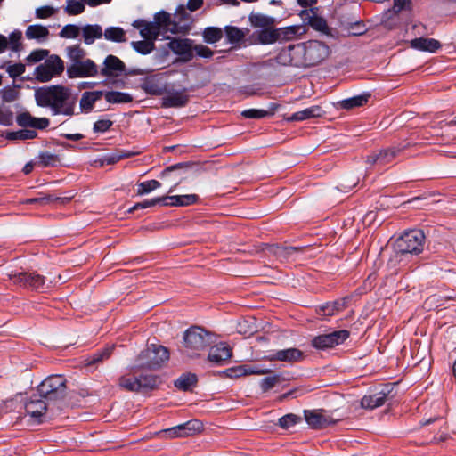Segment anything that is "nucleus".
Returning <instances> with one entry per match:
<instances>
[{
	"mask_svg": "<svg viewBox=\"0 0 456 456\" xmlns=\"http://www.w3.org/2000/svg\"><path fill=\"white\" fill-rule=\"evenodd\" d=\"M70 98V90L60 85L40 87L35 91L37 104L39 107L50 108L53 115H73L75 102Z\"/></svg>",
	"mask_w": 456,
	"mask_h": 456,
	"instance_id": "nucleus-1",
	"label": "nucleus"
},
{
	"mask_svg": "<svg viewBox=\"0 0 456 456\" xmlns=\"http://www.w3.org/2000/svg\"><path fill=\"white\" fill-rule=\"evenodd\" d=\"M284 54L289 57V63L295 67H312L321 63L330 54V48L318 40L289 45Z\"/></svg>",
	"mask_w": 456,
	"mask_h": 456,
	"instance_id": "nucleus-2",
	"label": "nucleus"
},
{
	"mask_svg": "<svg viewBox=\"0 0 456 456\" xmlns=\"http://www.w3.org/2000/svg\"><path fill=\"white\" fill-rule=\"evenodd\" d=\"M212 343V334L200 326L187 329L183 337L181 352L187 357L195 358Z\"/></svg>",
	"mask_w": 456,
	"mask_h": 456,
	"instance_id": "nucleus-3",
	"label": "nucleus"
},
{
	"mask_svg": "<svg viewBox=\"0 0 456 456\" xmlns=\"http://www.w3.org/2000/svg\"><path fill=\"white\" fill-rule=\"evenodd\" d=\"M425 243L424 232L420 230L405 232L395 244V259L402 262L408 256H417L423 251Z\"/></svg>",
	"mask_w": 456,
	"mask_h": 456,
	"instance_id": "nucleus-4",
	"label": "nucleus"
},
{
	"mask_svg": "<svg viewBox=\"0 0 456 456\" xmlns=\"http://www.w3.org/2000/svg\"><path fill=\"white\" fill-rule=\"evenodd\" d=\"M168 359L169 352L167 347L152 344L137 356L134 368L155 370Z\"/></svg>",
	"mask_w": 456,
	"mask_h": 456,
	"instance_id": "nucleus-5",
	"label": "nucleus"
},
{
	"mask_svg": "<svg viewBox=\"0 0 456 456\" xmlns=\"http://www.w3.org/2000/svg\"><path fill=\"white\" fill-rule=\"evenodd\" d=\"M38 395L45 401H57L66 395V379L61 375H52L37 386Z\"/></svg>",
	"mask_w": 456,
	"mask_h": 456,
	"instance_id": "nucleus-6",
	"label": "nucleus"
},
{
	"mask_svg": "<svg viewBox=\"0 0 456 456\" xmlns=\"http://www.w3.org/2000/svg\"><path fill=\"white\" fill-rule=\"evenodd\" d=\"M133 376H123L119 379V386L127 391L139 392L141 390H153L158 387L159 379L152 374L136 375V369L133 368Z\"/></svg>",
	"mask_w": 456,
	"mask_h": 456,
	"instance_id": "nucleus-7",
	"label": "nucleus"
},
{
	"mask_svg": "<svg viewBox=\"0 0 456 456\" xmlns=\"http://www.w3.org/2000/svg\"><path fill=\"white\" fill-rule=\"evenodd\" d=\"M8 277L15 285L34 290L45 289V278L36 272H11Z\"/></svg>",
	"mask_w": 456,
	"mask_h": 456,
	"instance_id": "nucleus-8",
	"label": "nucleus"
},
{
	"mask_svg": "<svg viewBox=\"0 0 456 456\" xmlns=\"http://www.w3.org/2000/svg\"><path fill=\"white\" fill-rule=\"evenodd\" d=\"M154 25L157 28L159 35L170 32L172 34H186L188 32V26L186 24H180L174 20V17L165 12L161 11L154 15Z\"/></svg>",
	"mask_w": 456,
	"mask_h": 456,
	"instance_id": "nucleus-9",
	"label": "nucleus"
},
{
	"mask_svg": "<svg viewBox=\"0 0 456 456\" xmlns=\"http://www.w3.org/2000/svg\"><path fill=\"white\" fill-rule=\"evenodd\" d=\"M349 335L350 333L346 330H335L314 337L311 344L316 349L325 350L342 344L349 338Z\"/></svg>",
	"mask_w": 456,
	"mask_h": 456,
	"instance_id": "nucleus-10",
	"label": "nucleus"
},
{
	"mask_svg": "<svg viewBox=\"0 0 456 456\" xmlns=\"http://www.w3.org/2000/svg\"><path fill=\"white\" fill-rule=\"evenodd\" d=\"M203 424L198 419H191L185 423L164 429L160 432L168 438L184 437L193 436L202 430Z\"/></svg>",
	"mask_w": 456,
	"mask_h": 456,
	"instance_id": "nucleus-11",
	"label": "nucleus"
},
{
	"mask_svg": "<svg viewBox=\"0 0 456 456\" xmlns=\"http://www.w3.org/2000/svg\"><path fill=\"white\" fill-rule=\"evenodd\" d=\"M98 74V67L91 59L71 63L67 68V75L69 78L95 77Z\"/></svg>",
	"mask_w": 456,
	"mask_h": 456,
	"instance_id": "nucleus-12",
	"label": "nucleus"
},
{
	"mask_svg": "<svg viewBox=\"0 0 456 456\" xmlns=\"http://www.w3.org/2000/svg\"><path fill=\"white\" fill-rule=\"evenodd\" d=\"M408 143L400 144L398 146H392L387 149L379 151V152H373L367 157V163L370 165L384 166L391 163L395 157H397L404 149L408 147Z\"/></svg>",
	"mask_w": 456,
	"mask_h": 456,
	"instance_id": "nucleus-13",
	"label": "nucleus"
},
{
	"mask_svg": "<svg viewBox=\"0 0 456 456\" xmlns=\"http://www.w3.org/2000/svg\"><path fill=\"white\" fill-rule=\"evenodd\" d=\"M298 15L302 21L313 29L320 32H326L328 30L326 20L319 15V8L302 10Z\"/></svg>",
	"mask_w": 456,
	"mask_h": 456,
	"instance_id": "nucleus-14",
	"label": "nucleus"
},
{
	"mask_svg": "<svg viewBox=\"0 0 456 456\" xmlns=\"http://www.w3.org/2000/svg\"><path fill=\"white\" fill-rule=\"evenodd\" d=\"M141 88L148 94L159 96L167 93V85L160 75L146 77L141 84Z\"/></svg>",
	"mask_w": 456,
	"mask_h": 456,
	"instance_id": "nucleus-15",
	"label": "nucleus"
},
{
	"mask_svg": "<svg viewBox=\"0 0 456 456\" xmlns=\"http://www.w3.org/2000/svg\"><path fill=\"white\" fill-rule=\"evenodd\" d=\"M125 63L117 56L110 54L104 61L103 67L99 71V74L103 77H116L125 71Z\"/></svg>",
	"mask_w": 456,
	"mask_h": 456,
	"instance_id": "nucleus-16",
	"label": "nucleus"
},
{
	"mask_svg": "<svg viewBox=\"0 0 456 456\" xmlns=\"http://www.w3.org/2000/svg\"><path fill=\"white\" fill-rule=\"evenodd\" d=\"M191 43L188 38H173L167 45L175 54L182 56L184 61H189L193 58Z\"/></svg>",
	"mask_w": 456,
	"mask_h": 456,
	"instance_id": "nucleus-17",
	"label": "nucleus"
},
{
	"mask_svg": "<svg viewBox=\"0 0 456 456\" xmlns=\"http://www.w3.org/2000/svg\"><path fill=\"white\" fill-rule=\"evenodd\" d=\"M16 122L18 126L21 127H31L35 129H45L50 120L46 118H36L33 117L29 112L25 111L17 115Z\"/></svg>",
	"mask_w": 456,
	"mask_h": 456,
	"instance_id": "nucleus-18",
	"label": "nucleus"
},
{
	"mask_svg": "<svg viewBox=\"0 0 456 456\" xmlns=\"http://www.w3.org/2000/svg\"><path fill=\"white\" fill-rule=\"evenodd\" d=\"M232 357V349L225 344L220 343L212 346L208 359L216 365H222Z\"/></svg>",
	"mask_w": 456,
	"mask_h": 456,
	"instance_id": "nucleus-19",
	"label": "nucleus"
},
{
	"mask_svg": "<svg viewBox=\"0 0 456 456\" xmlns=\"http://www.w3.org/2000/svg\"><path fill=\"white\" fill-rule=\"evenodd\" d=\"M304 416L311 428L321 429L329 426L331 422L317 410H305Z\"/></svg>",
	"mask_w": 456,
	"mask_h": 456,
	"instance_id": "nucleus-20",
	"label": "nucleus"
},
{
	"mask_svg": "<svg viewBox=\"0 0 456 456\" xmlns=\"http://www.w3.org/2000/svg\"><path fill=\"white\" fill-rule=\"evenodd\" d=\"M183 91H175L168 94L162 98V106L164 108H180L185 106L189 102V95Z\"/></svg>",
	"mask_w": 456,
	"mask_h": 456,
	"instance_id": "nucleus-21",
	"label": "nucleus"
},
{
	"mask_svg": "<svg viewBox=\"0 0 456 456\" xmlns=\"http://www.w3.org/2000/svg\"><path fill=\"white\" fill-rule=\"evenodd\" d=\"M269 251L280 261H289L294 259L298 253L302 252V248L290 246L272 245L269 247Z\"/></svg>",
	"mask_w": 456,
	"mask_h": 456,
	"instance_id": "nucleus-22",
	"label": "nucleus"
},
{
	"mask_svg": "<svg viewBox=\"0 0 456 456\" xmlns=\"http://www.w3.org/2000/svg\"><path fill=\"white\" fill-rule=\"evenodd\" d=\"M410 45L411 48L429 53H436L442 47V44L434 38L418 37L411 40Z\"/></svg>",
	"mask_w": 456,
	"mask_h": 456,
	"instance_id": "nucleus-23",
	"label": "nucleus"
},
{
	"mask_svg": "<svg viewBox=\"0 0 456 456\" xmlns=\"http://www.w3.org/2000/svg\"><path fill=\"white\" fill-rule=\"evenodd\" d=\"M305 358L304 353L297 348H287L278 350L274 353L273 359L280 362H287L289 363L298 362Z\"/></svg>",
	"mask_w": 456,
	"mask_h": 456,
	"instance_id": "nucleus-24",
	"label": "nucleus"
},
{
	"mask_svg": "<svg viewBox=\"0 0 456 456\" xmlns=\"http://www.w3.org/2000/svg\"><path fill=\"white\" fill-rule=\"evenodd\" d=\"M196 194L175 195V196H163V206H190L198 200Z\"/></svg>",
	"mask_w": 456,
	"mask_h": 456,
	"instance_id": "nucleus-25",
	"label": "nucleus"
},
{
	"mask_svg": "<svg viewBox=\"0 0 456 456\" xmlns=\"http://www.w3.org/2000/svg\"><path fill=\"white\" fill-rule=\"evenodd\" d=\"M324 114V111L318 105L311 106L303 110L293 113L287 118L288 121H304L313 118H319Z\"/></svg>",
	"mask_w": 456,
	"mask_h": 456,
	"instance_id": "nucleus-26",
	"label": "nucleus"
},
{
	"mask_svg": "<svg viewBox=\"0 0 456 456\" xmlns=\"http://www.w3.org/2000/svg\"><path fill=\"white\" fill-rule=\"evenodd\" d=\"M34 396L35 395H33L26 403L25 409L27 413L32 418L38 419L45 413L47 410V404L45 399H37L34 398Z\"/></svg>",
	"mask_w": 456,
	"mask_h": 456,
	"instance_id": "nucleus-27",
	"label": "nucleus"
},
{
	"mask_svg": "<svg viewBox=\"0 0 456 456\" xmlns=\"http://www.w3.org/2000/svg\"><path fill=\"white\" fill-rule=\"evenodd\" d=\"M387 397V394L383 391L364 395L361 400V405L364 409L373 410L382 406L386 403Z\"/></svg>",
	"mask_w": 456,
	"mask_h": 456,
	"instance_id": "nucleus-28",
	"label": "nucleus"
},
{
	"mask_svg": "<svg viewBox=\"0 0 456 456\" xmlns=\"http://www.w3.org/2000/svg\"><path fill=\"white\" fill-rule=\"evenodd\" d=\"M257 41L263 45L273 44L281 38V29L265 28L255 33Z\"/></svg>",
	"mask_w": 456,
	"mask_h": 456,
	"instance_id": "nucleus-29",
	"label": "nucleus"
},
{
	"mask_svg": "<svg viewBox=\"0 0 456 456\" xmlns=\"http://www.w3.org/2000/svg\"><path fill=\"white\" fill-rule=\"evenodd\" d=\"M248 20L253 28L261 29L273 28L276 23V20L273 17L254 12L249 14Z\"/></svg>",
	"mask_w": 456,
	"mask_h": 456,
	"instance_id": "nucleus-30",
	"label": "nucleus"
},
{
	"mask_svg": "<svg viewBox=\"0 0 456 456\" xmlns=\"http://www.w3.org/2000/svg\"><path fill=\"white\" fill-rule=\"evenodd\" d=\"M370 98V93H364L359 95H355L338 102L341 109L352 110L354 108L364 106L369 99Z\"/></svg>",
	"mask_w": 456,
	"mask_h": 456,
	"instance_id": "nucleus-31",
	"label": "nucleus"
},
{
	"mask_svg": "<svg viewBox=\"0 0 456 456\" xmlns=\"http://www.w3.org/2000/svg\"><path fill=\"white\" fill-rule=\"evenodd\" d=\"M103 95L102 91L85 92L80 99V108L84 112L93 110L94 103Z\"/></svg>",
	"mask_w": 456,
	"mask_h": 456,
	"instance_id": "nucleus-32",
	"label": "nucleus"
},
{
	"mask_svg": "<svg viewBox=\"0 0 456 456\" xmlns=\"http://www.w3.org/2000/svg\"><path fill=\"white\" fill-rule=\"evenodd\" d=\"M82 36L86 45H92L96 39L103 36L102 28L98 24L86 25L82 28Z\"/></svg>",
	"mask_w": 456,
	"mask_h": 456,
	"instance_id": "nucleus-33",
	"label": "nucleus"
},
{
	"mask_svg": "<svg viewBox=\"0 0 456 456\" xmlns=\"http://www.w3.org/2000/svg\"><path fill=\"white\" fill-rule=\"evenodd\" d=\"M197 376L193 373H183L175 381V387L183 391L191 390L197 384Z\"/></svg>",
	"mask_w": 456,
	"mask_h": 456,
	"instance_id": "nucleus-34",
	"label": "nucleus"
},
{
	"mask_svg": "<svg viewBox=\"0 0 456 456\" xmlns=\"http://www.w3.org/2000/svg\"><path fill=\"white\" fill-rule=\"evenodd\" d=\"M105 100L109 103L112 104H120V103H128L133 101V96L128 93L118 92V91H110L103 93Z\"/></svg>",
	"mask_w": 456,
	"mask_h": 456,
	"instance_id": "nucleus-35",
	"label": "nucleus"
},
{
	"mask_svg": "<svg viewBox=\"0 0 456 456\" xmlns=\"http://www.w3.org/2000/svg\"><path fill=\"white\" fill-rule=\"evenodd\" d=\"M103 36L106 40L115 43H124L126 41V31L120 27H109L104 32Z\"/></svg>",
	"mask_w": 456,
	"mask_h": 456,
	"instance_id": "nucleus-36",
	"label": "nucleus"
},
{
	"mask_svg": "<svg viewBox=\"0 0 456 456\" xmlns=\"http://www.w3.org/2000/svg\"><path fill=\"white\" fill-rule=\"evenodd\" d=\"M25 35L28 39L41 40L48 37L49 30L42 25H30L27 28Z\"/></svg>",
	"mask_w": 456,
	"mask_h": 456,
	"instance_id": "nucleus-37",
	"label": "nucleus"
},
{
	"mask_svg": "<svg viewBox=\"0 0 456 456\" xmlns=\"http://www.w3.org/2000/svg\"><path fill=\"white\" fill-rule=\"evenodd\" d=\"M112 353V347H106L101 351H97L91 355H88L85 360L86 366L96 365L102 362L103 360L108 359Z\"/></svg>",
	"mask_w": 456,
	"mask_h": 456,
	"instance_id": "nucleus-38",
	"label": "nucleus"
},
{
	"mask_svg": "<svg viewBox=\"0 0 456 456\" xmlns=\"http://www.w3.org/2000/svg\"><path fill=\"white\" fill-rule=\"evenodd\" d=\"M71 200V198H60V197H53V195H46L45 197H38V198H30L26 200L25 203L27 204H40V205H45L52 202H61L66 203L69 202Z\"/></svg>",
	"mask_w": 456,
	"mask_h": 456,
	"instance_id": "nucleus-39",
	"label": "nucleus"
},
{
	"mask_svg": "<svg viewBox=\"0 0 456 456\" xmlns=\"http://www.w3.org/2000/svg\"><path fill=\"white\" fill-rule=\"evenodd\" d=\"M45 63L54 76L61 74L64 70V62L58 55H52Z\"/></svg>",
	"mask_w": 456,
	"mask_h": 456,
	"instance_id": "nucleus-40",
	"label": "nucleus"
},
{
	"mask_svg": "<svg viewBox=\"0 0 456 456\" xmlns=\"http://www.w3.org/2000/svg\"><path fill=\"white\" fill-rule=\"evenodd\" d=\"M66 52L71 63L81 61L86 56V51L78 45L68 46Z\"/></svg>",
	"mask_w": 456,
	"mask_h": 456,
	"instance_id": "nucleus-41",
	"label": "nucleus"
},
{
	"mask_svg": "<svg viewBox=\"0 0 456 456\" xmlns=\"http://www.w3.org/2000/svg\"><path fill=\"white\" fill-rule=\"evenodd\" d=\"M132 47L138 53L143 55L151 53L154 48L155 44L150 40L133 41L131 43Z\"/></svg>",
	"mask_w": 456,
	"mask_h": 456,
	"instance_id": "nucleus-42",
	"label": "nucleus"
},
{
	"mask_svg": "<svg viewBox=\"0 0 456 456\" xmlns=\"http://www.w3.org/2000/svg\"><path fill=\"white\" fill-rule=\"evenodd\" d=\"M260 373H263V372L255 370L251 368H247L246 366H242V365L226 370V375L230 378H240V377L249 375V374H260Z\"/></svg>",
	"mask_w": 456,
	"mask_h": 456,
	"instance_id": "nucleus-43",
	"label": "nucleus"
},
{
	"mask_svg": "<svg viewBox=\"0 0 456 456\" xmlns=\"http://www.w3.org/2000/svg\"><path fill=\"white\" fill-rule=\"evenodd\" d=\"M223 37L221 28L209 27L205 28L203 32V38L206 43L214 44L218 42Z\"/></svg>",
	"mask_w": 456,
	"mask_h": 456,
	"instance_id": "nucleus-44",
	"label": "nucleus"
},
{
	"mask_svg": "<svg viewBox=\"0 0 456 456\" xmlns=\"http://www.w3.org/2000/svg\"><path fill=\"white\" fill-rule=\"evenodd\" d=\"M142 38L154 42L159 35L153 21H148L142 29L140 31Z\"/></svg>",
	"mask_w": 456,
	"mask_h": 456,
	"instance_id": "nucleus-45",
	"label": "nucleus"
},
{
	"mask_svg": "<svg viewBox=\"0 0 456 456\" xmlns=\"http://www.w3.org/2000/svg\"><path fill=\"white\" fill-rule=\"evenodd\" d=\"M301 421V417L294 414V413H289L278 419V426L281 427L283 429H288L296 424L299 423Z\"/></svg>",
	"mask_w": 456,
	"mask_h": 456,
	"instance_id": "nucleus-46",
	"label": "nucleus"
},
{
	"mask_svg": "<svg viewBox=\"0 0 456 456\" xmlns=\"http://www.w3.org/2000/svg\"><path fill=\"white\" fill-rule=\"evenodd\" d=\"M38 159H39L38 165L41 167H54L59 162L58 156L53 153L48 152V151L41 152L38 155Z\"/></svg>",
	"mask_w": 456,
	"mask_h": 456,
	"instance_id": "nucleus-47",
	"label": "nucleus"
},
{
	"mask_svg": "<svg viewBox=\"0 0 456 456\" xmlns=\"http://www.w3.org/2000/svg\"><path fill=\"white\" fill-rule=\"evenodd\" d=\"M85 8V3L80 0H67L65 12L69 15H78L84 12Z\"/></svg>",
	"mask_w": 456,
	"mask_h": 456,
	"instance_id": "nucleus-48",
	"label": "nucleus"
},
{
	"mask_svg": "<svg viewBox=\"0 0 456 456\" xmlns=\"http://www.w3.org/2000/svg\"><path fill=\"white\" fill-rule=\"evenodd\" d=\"M161 183L157 180L144 181L137 185V195H144L159 188Z\"/></svg>",
	"mask_w": 456,
	"mask_h": 456,
	"instance_id": "nucleus-49",
	"label": "nucleus"
},
{
	"mask_svg": "<svg viewBox=\"0 0 456 456\" xmlns=\"http://www.w3.org/2000/svg\"><path fill=\"white\" fill-rule=\"evenodd\" d=\"M225 34H226L227 40L232 44L239 43L245 37V34L241 29H240L237 27H232V26H227L225 28Z\"/></svg>",
	"mask_w": 456,
	"mask_h": 456,
	"instance_id": "nucleus-50",
	"label": "nucleus"
},
{
	"mask_svg": "<svg viewBox=\"0 0 456 456\" xmlns=\"http://www.w3.org/2000/svg\"><path fill=\"white\" fill-rule=\"evenodd\" d=\"M36 78L40 82H47L54 77L45 63L40 64L35 70Z\"/></svg>",
	"mask_w": 456,
	"mask_h": 456,
	"instance_id": "nucleus-51",
	"label": "nucleus"
},
{
	"mask_svg": "<svg viewBox=\"0 0 456 456\" xmlns=\"http://www.w3.org/2000/svg\"><path fill=\"white\" fill-rule=\"evenodd\" d=\"M274 113V109L272 111L257 109H248L242 111L241 115L246 118H262L267 116H272Z\"/></svg>",
	"mask_w": 456,
	"mask_h": 456,
	"instance_id": "nucleus-52",
	"label": "nucleus"
},
{
	"mask_svg": "<svg viewBox=\"0 0 456 456\" xmlns=\"http://www.w3.org/2000/svg\"><path fill=\"white\" fill-rule=\"evenodd\" d=\"M80 33L78 26L74 24H68L62 28L59 36L62 38H77Z\"/></svg>",
	"mask_w": 456,
	"mask_h": 456,
	"instance_id": "nucleus-53",
	"label": "nucleus"
},
{
	"mask_svg": "<svg viewBox=\"0 0 456 456\" xmlns=\"http://www.w3.org/2000/svg\"><path fill=\"white\" fill-rule=\"evenodd\" d=\"M13 122V113L8 106L0 105V125L10 126Z\"/></svg>",
	"mask_w": 456,
	"mask_h": 456,
	"instance_id": "nucleus-54",
	"label": "nucleus"
},
{
	"mask_svg": "<svg viewBox=\"0 0 456 456\" xmlns=\"http://www.w3.org/2000/svg\"><path fill=\"white\" fill-rule=\"evenodd\" d=\"M37 136V133L35 130L22 129L17 132H13L10 134V139L28 140L34 139Z\"/></svg>",
	"mask_w": 456,
	"mask_h": 456,
	"instance_id": "nucleus-55",
	"label": "nucleus"
},
{
	"mask_svg": "<svg viewBox=\"0 0 456 456\" xmlns=\"http://www.w3.org/2000/svg\"><path fill=\"white\" fill-rule=\"evenodd\" d=\"M157 204L162 205V197L154 198L151 200H145L142 202L136 203L133 208L129 209V212H134L136 209H142L151 207H154Z\"/></svg>",
	"mask_w": 456,
	"mask_h": 456,
	"instance_id": "nucleus-56",
	"label": "nucleus"
},
{
	"mask_svg": "<svg viewBox=\"0 0 456 456\" xmlns=\"http://www.w3.org/2000/svg\"><path fill=\"white\" fill-rule=\"evenodd\" d=\"M280 381H281V378L278 375L266 377L261 380V383H260L261 389L264 392H266V391L272 389L273 387H274L278 383H280Z\"/></svg>",
	"mask_w": 456,
	"mask_h": 456,
	"instance_id": "nucleus-57",
	"label": "nucleus"
},
{
	"mask_svg": "<svg viewBox=\"0 0 456 456\" xmlns=\"http://www.w3.org/2000/svg\"><path fill=\"white\" fill-rule=\"evenodd\" d=\"M189 20L190 16L187 13L184 6L180 5L174 15V20H176V22H180V24H186L188 26V30L190 29L189 25Z\"/></svg>",
	"mask_w": 456,
	"mask_h": 456,
	"instance_id": "nucleus-58",
	"label": "nucleus"
},
{
	"mask_svg": "<svg viewBox=\"0 0 456 456\" xmlns=\"http://www.w3.org/2000/svg\"><path fill=\"white\" fill-rule=\"evenodd\" d=\"M48 55L47 50H35L30 53V54L27 57V61L29 63H37L42 60H44Z\"/></svg>",
	"mask_w": 456,
	"mask_h": 456,
	"instance_id": "nucleus-59",
	"label": "nucleus"
},
{
	"mask_svg": "<svg viewBox=\"0 0 456 456\" xmlns=\"http://www.w3.org/2000/svg\"><path fill=\"white\" fill-rule=\"evenodd\" d=\"M25 65L22 63H15L11 64L7 67L6 71L9 74V76L12 78H15L20 75H22L25 72Z\"/></svg>",
	"mask_w": 456,
	"mask_h": 456,
	"instance_id": "nucleus-60",
	"label": "nucleus"
},
{
	"mask_svg": "<svg viewBox=\"0 0 456 456\" xmlns=\"http://www.w3.org/2000/svg\"><path fill=\"white\" fill-rule=\"evenodd\" d=\"M195 52L196 55L202 58H210L213 56L214 52L208 46L203 45H196L192 47V53Z\"/></svg>",
	"mask_w": 456,
	"mask_h": 456,
	"instance_id": "nucleus-61",
	"label": "nucleus"
},
{
	"mask_svg": "<svg viewBox=\"0 0 456 456\" xmlns=\"http://www.w3.org/2000/svg\"><path fill=\"white\" fill-rule=\"evenodd\" d=\"M112 125L113 122L110 119H100L94 124V131L95 133H104L108 131Z\"/></svg>",
	"mask_w": 456,
	"mask_h": 456,
	"instance_id": "nucleus-62",
	"label": "nucleus"
},
{
	"mask_svg": "<svg viewBox=\"0 0 456 456\" xmlns=\"http://www.w3.org/2000/svg\"><path fill=\"white\" fill-rule=\"evenodd\" d=\"M21 32L14 31L9 36V43L12 51H19L20 46Z\"/></svg>",
	"mask_w": 456,
	"mask_h": 456,
	"instance_id": "nucleus-63",
	"label": "nucleus"
},
{
	"mask_svg": "<svg viewBox=\"0 0 456 456\" xmlns=\"http://www.w3.org/2000/svg\"><path fill=\"white\" fill-rule=\"evenodd\" d=\"M55 10L51 6H41L36 9V16L38 19H46L54 13Z\"/></svg>",
	"mask_w": 456,
	"mask_h": 456,
	"instance_id": "nucleus-64",
	"label": "nucleus"
}]
</instances>
